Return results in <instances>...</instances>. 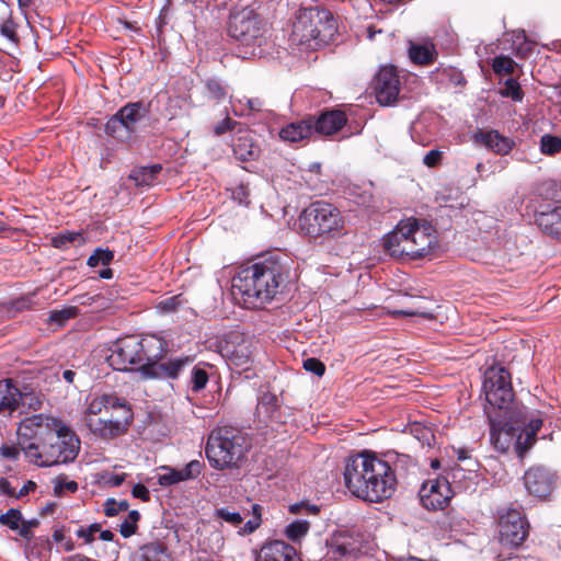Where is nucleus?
<instances>
[{
	"label": "nucleus",
	"mask_w": 561,
	"mask_h": 561,
	"mask_svg": "<svg viewBox=\"0 0 561 561\" xmlns=\"http://www.w3.org/2000/svg\"><path fill=\"white\" fill-rule=\"evenodd\" d=\"M209 541H210L209 547H211L213 550L219 549V548L224 547V545H225L224 537H222L221 533L218 530H214L210 533Z\"/></svg>",
	"instance_id": "nucleus-63"
},
{
	"label": "nucleus",
	"mask_w": 561,
	"mask_h": 561,
	"mask_svg": "<svg viewBox=\"0 0 561 561\" xmlns=\"http://www.w3.org/2000/svg\"><path fill=\"white\" fill-rule=\"evenodd\" d=\"M20 450L21 448L18 446H9V445H2L0 447V454L2 457L4 458H9V459H18L19 455H20Z\"/></svg>",
	"instance_id": "nucleus-61"
},
{
	"label": "nucleus",
	"mask_w": 561,
	"mask_h": 561,
	"mask_svg": "<svg viewBox=\"0 0 561 561\" xmlns=\"http://www.w3.org/2000/svg\"><path fill=\"white\" fill-rule=\"evenodd\" d=\"M314 133L312 125V116L306 119L294 122L283 127L279 131V137L284 141L298 142L311 137Z\"/></svg>",
	"instance_id": "nucleus-23"
},
{
	"label": "nucleus",
	"mask_w": 561,
	"mask_h": 561,
	"mask_svg": "<svg viewBox=\"0 0 561 561\" xmlns=\"http://www.w3.org/2000/svg\"><path fill=\"white\" fill-rule=\"evenodd\" d=\"M529 523L516 508H500L496 513L495 539L505 549H516L527 539Z\"/></svg>",
	"instance_id": "nucleus-10"
},
{
	"label": "nucleus",
	"mask_w": 561,
	"mask_h": 561,
	"mask_svg": "<svg viewBox=\"0 0 561 561\" xmlns=\"http://www.w3.org/2000/svg\"><path fill=\"white\" fill-rule=\"evenodd\" d=\"M38 421H43V414L25 417L18 428V446L31 461L36 455L41 445L35 442Z\"/></svg>",
	"instance_id": "nucleus-17"
},
{
	"label": "nucleus",
	"mask_w": 561,
	"mask_h": 561,
	"mask_svg": "<svg viewBox=\"0 0 561 561\" xmlns=\"http://www.w3.org/2000/svg\"><path fill=\"white\" fill-rule=\"evenodd\" d=\"M161 170V164L141 167L133 170L129 179L133 180L137 186H149L154 182Z\"/></svg>",
	"instance_id": "nucleus-32"
},
{
	"label": "nucleus",
	"mask_w": 561,
	"mask_h": 561,
	"mask_svg": "<svg viewBox=\"0 0 561 561\" xmlns=\"http://www.w3.org/2000/svg\"><path fill=\"white\" fill-rule=\"evenodd\" d=\"M16 409L19 407L28 408L30 410L37 411L43 405V396L34 391H21L18 388L15 396Z\"/></svg>",
	"instance_id": "nucleus-35"
},
{
	"label": "nucleus",
	"mask_w": 561,
	"mask_h": 561,
	"mask_svg": "<svg viewBox=\"0 0 561 561\" xmlns=\"http://www.w3.org/2000/svg\"><path fill=\"white\" fill-rule=\"evenodd\" d=\"M16 394L18 388L12 383L11 379L0 380V412L16 410Z\"/></svg>",
	"instance_id": "nucleus-31"
},
{
	"label": "nucleus",
	"mask_w": 561,
	"mask_h": 561,
	"mask_svg": "<svg viewBox=\"0 0 561 561\" xmlns=\"http://www.w3.org/2000/svg\"><path fill=\"white\" fill-rule=\"evenodd\" d=\"M64 424L55 417L43 414V421H38L35 442L41 445V450L57 433H60Z\"/></svg>",
	"instance_id": "nucleus-28"
},
{
	"label": "nucleus",
	"mask_w": 561,
	"mask_h": 561,
	"mask_svg": "<svg viewBox=\"0 0 561 561\" xmlns=\"http://www.w3.org/2000/svg\"><path fill=\"white\" fill-rule=\"evenodd\" d=\"M414 432L416 433L417 439L421 440L422 444H427L428 446L431 445L433 434L428 428L416 426Z\"/></svg>",
	"instance_id": "nucleus-62"
},
{
	"label": "nucleus",
	"mask_w": 561,
	"mask_h": 561,
	"mask_svg": "<svg viewBox=\"0 0 561 561\" xmlns=\"http://www.w3.org/2000/svg\"><path fill=\"white\" fill-rule=\"evenodd\" d=\"M501 94L505 98H511L514 101H522L524 96V92L519 83L512 78L505 81V88L501 91Z\"/></svg>",
	"instance_id": "nucleus-46"
},
{
	"label": "nucleus",
	"mask_w": 561,
	"mask_h": 561,
	"mask_svg": "<svg viewBox=\"0 0 561 561\" xmlns=\"http://www.w3.org/2000/svg\"><path fill=\"white\" fill-rule=\"evenodd\" d=\"M77 241L79 244L84 242V238L80 232L66 231L57 234L51 239L53 245L58 249H64L68 243H75Z\"/></svg>",
	"instance_id": "nucleus-39"
},
{
	"label": "nucleus",
	"mask_w": 561,
	"mask_h": 561,
	"mask_svg": "<svg viewBox=\"0 0 561 561\" xmlns=\"http://www.w3.org/2000/svg\"><path fill=\"white\" fill-rule=\"evenodd\" d=\"M134 561H173L167 546L160 541L142 545L135 553Z\"/></svg>",
	"instance_id": "nucleus-26"
},
{
	"label": "nucleus",
	"mask_w": 561,
	"mask_h": 561,
	"mask_svg": "<svg viewBox=\"0 0 561 561\" xmlns=\"http://www.w3.org/2000/svg\"><path fill=\"white\" fill-rule=\"evenodd\" d=\"M252 352L247 343L238 344L229 354V360L236 367L249 369L252 362Z\"/></svg>",
	"instance_id": "nucleus-34"
},
{
	"label": "nucleus",
	"mask_w": 561,
	"mask_h": 561,
	"mask_svg": "<svg viewBox=\"0 0 561 561\" xmlns=\"http://www.w3.org/2000/svg\"><path fill=\"white\" fill-rule=\"evenodd\" d=\"M204 463L199 460L190 461L183 469H171L159 477V484L162 486L172 485L181 481H187L197 478L203 470Z\"/></svg>",
	"instance_id": "nucleus-20"
},
{
	"label": "nucleus",
	"mask_w": 561,
	"mask_h": 561,
	"mask_svg": "<svg viewBox=\"0 0 561 561\" xmlns=\"http://www.w3.org/2000/svg\"><path fill=\"white\" fill-rule=\"evenodd\" d=\"M119 117H123L125 126L131 131L136 130L137 125L149 114V104L144 102L128 103L123 106L119 111Z\"/></svg>",
	"instance_id": "nucleus-25"
},
{
	"label": "nucleus",
	"mask_w": 561,
	"mask_h": 561,
	"mask_svg": "<svg viewBox=\"0 0 561 561\" xmlns=\"http://www.w3.org/2000/svg\"><path fill=\"white\" fill-rule=\"evenodd\" d=\"M233 152L236 157L242 161H247L255 154L253 146H250V148L247 149L242 144L234 145Z\"/></svg>",
	"instance_id": "nucleus-55"
},
{
	"label": "nucleus",
	"mask_w": 561,
	"mask_h": 561,
	"mask_svg": "<svg viewBox=\"0 0 561 561\" xmlns=\"http://www.w3.org/2000/svg\"><path fill=\"white\" fill-rule=\"evenodd\" d=\"M409 57L415 65L427 66L436 60L437 50L432 43H411L409 47Z\"/></svg>",
	"instance_id": "nucleus-29"
},
{
	"label": "nucleus",
	"mask_w": 561,
	"mask_h": 561,
	"mask_svg": "<svg viewBox=\"0 0 561 561\" xmlns=\"http://www.w3.org/2000/svg\"><path fill=\"white\" fill-rule=\"evenodd\" d=\"M362 553L363 547L358 536L346 534L336 536L328 551V556L333 560L357 559Z\"/></svg>",
	"instance_id": "nucleus-18"
},
{
	"label": "nucleus",
	"mask_w": 561,
	"mask_h": 561,
	"mask_svg": "<svg viewBox=\"0 0 561 561\" xmlns=\"http://www.w3.org/2000/svg\"><path fill=\"white\" fill-rule=\"evenodd\" d=\"M208 379L209 378H208L207 371L199 366H195L192 369V376H191L192 391L198 392V391L203 390L206 387Z\"/></svg>",
	"instance_id": "nucleus-41"
},
{
	"label": "nucleus",
	"mask_w": 561,
	"mask_h": 561,
	"mask_svg": "<svg viewBox=\"0 0 561 561\" xmlns=\"http://www.w3.org/2000/svg\"><path fill=\"white\" fill-rule=\"evenodd\" d=\"M130 422V410L125 404H119L118 412L112 411L101 417H88L87 426L95 436L112 439L124 434Z\"/></svg>",
	"instance_id": "nucleus-12"
},
{
	"label": "nucleus",
	"mask_w": 561,
	"mask_h": 561,
	"mask_svg": "<svg viewBox=\"0 0 561 561\" xmlns=\"http://www.w3.org/2000/svg\"><path fill=\"white\" fill-rule=\"evenodd\" d=\"M207 90L215 100H221L226 96L225 88L217 80H208Z\"/></svg>",
	"instance_id": "nucleus-54"
},
{
	"label": "nucleus",
	"mask_w": 561,
	"mask_h": 561,
	"mask_svg": "<svg viewBox=\"0 0 561 561\" xmlns=\"http://www.w3.org/2000/svg\"><path fill=\"white\" fill-rule=\"evenodd\" d=\"M64 490L76 492L78 490V483L76 481L62 482L60 479H58V482L54 488V492L56 495H60Z\"/></svg>",
	"instance_id": "nucleus-58"
},
{
	"label": "nucleus",
	"mask_w": 561,
	"mask_h": 561,
	"mask_svg": "<svg viewBox=\"0 0 561 561\" xmlns=\"http://www.w3.org/2000/svg\"><path fill=\"white\" fill-rule=\"evenodd\" d=\"M22 520V513L18 508H10L7 513L0 515V524L9 527L11 530H19Z\"/></svg>",
	"instance_id": "nucleus-43"
},
{
	"label": "nucleus",
	"mask_w": 561,
	"mask_h": 561,
	"mask_svg": "<svg viewBox=\"0 0 561 561\" xmlns=\"http://www.w3.org/2000/svg\"><path fill=\"white\" fill-rule=\"evenodd\" d=\"M98 531H100V525L92 524L88 528H80L77 535L80 538H84L87 542H91L94 539V534Z\"/></svg>",
	"instance_id": "nucleus-57"
},
{
	"label": "nucleus",
	"mask_w": 561,
	"mask_h": 561,
	"mask_svg": "<svg viewBox=\"0 0 561 561\" xmlns=\"http://www.w3.org/2000/svg\"><path fill=\"white\" fill-rule=\"evenodd\" d=\"M255 561H301L291 545L275 540L264 545L256 554Z\"/></svg>",
	"instance_id": "nucleus-19"
},
{
	"label": "nucleus",
	"mask_w": 561,
	"mask_h": 561,
	"mask_svg": "<svg viewBox=\"0 0 561 561\" xmlns=\"http://www.w3.org/2000/svg\"><path fill=\"white\" fill-rule=\"evenodd\" d=\"M309 527L310 524L307 520H295L286 527L285 534L288 539L298 541L308 533Z\"/></svg>",
	"instance_id": "nucleus-38"
},
{
	"label": "nucleus",
	"mask_w": 561,
	"mask_h": 561,
	"mask_svg": "<svg viewBox=\"0 0 561 561\" xmlns=\"http://www.w3.org/2000/svg\"><path fill=\"white\" fill-rule=\"evenodd\" d=\"M437 243L431 225H420L416 219L401 220L383 238L388 254L399 260H417L427 255Z\"/></svg>",
	"instance_id": "nucleus-3"
},
{
	"label": "nucleus",
	"mask_w": 561,
	"mask_h": 561,
	"mask_svg": "<svg viewBox=\"0 0 561 561\" xmlns=\"http://www.w3.org/2000/svg\"><path fill=\"white\" fill-rule=\"evenodd\" d=\"M238 123L230 117H226L220 123H218L214 129L215 135L220 136L227 131L232 130Z\"/></svg>",
	"instance_id": "nucleus-56"
},
{
	"label": "nucleus",
	"mask_w": 561,
	"mask_h": 561,
	"mask_svg": "<svg viewBox=\"0 0 561 561\" xmlns=\"http://www.w3.org/2000/svg\"><path fill=\"white\" fill-rule=\"evenodd\" d=\"M298 224L301 232L310 238L334 237L343 229L342 214L334 205L317 201L305 208Z\"/></svg>",
	"instance_id": "nucleus-7"
},
{
	"label": "nucleus",
	"mask_w": 561,
	"mask_h": 561,
	"mask_svg": "<svg viewBox=\"0 0 561 561\" xmlns=\"http://www.w3.org/2000/svg\"><path fill=\"white\" fill-rule=\"evenodd\" d=\"M517 64L508 56L500 55L493 58L492 69L496 75H513Z\"/></svg>",
	"instance_id": "nucleus-36"
},
{
	"label": "nucleus",
	"mask_w": 561,
	"mask_h": 561,
	"mask_svg": "<svg viewBox=\"0 0 561 561\" xmlns=\"http://www.w3.org/2000/svg\"><path fill=\"white\" fill-rule=\"evenodd\" d=\"M474 138L477 142L499 154H507L514 146L513 140L502 136L497 130L479 131Z\"/></svg>",
	"instance_id": "nucleus-22"
},
{
	"label": "nucleus",
	"mask_w": 561,
	"mask_h": 561,
	"mask_svg": "<svg viewBox=\"0 0 561 561\" xmlns=\"http://www.w3.org/2000/svg\"><path fill=\"white\" fill-rule=\"evenodd\" d=\"M183 304V299L181 297V295H178V296H172V297H168L163 300H161L158 305H157V308L161 311V312H174L178 310V308Z\"/></svg>",
	"instance_id": "nucleus-49"
},
{
	"label": "nucleus",
	"mask_w": 561,
	"mask_h": 561,
	"mask_svg": "<svg viewBox=\"0 0 561 561\" xmlns=\"http://www.w3.org/2000/svg\"><path fill=\"white\" fill-rule=\"evenodd\" d=\"M78 314L76 307H68L61 310H55L50 312L49 321L58 325H64L66 321L75 318Z\"/></svg>",
	"instance_id": "nucleus-45"
},
{
	"label": "nucleus",
	"mask_w": 561,
	"mask_h": 561,
	"mask_svg": "<svg viewBox=\"0 0 561 561\" xmlns=\"http://www.w3.org/2000/svg\"><path fill=\"white\" fill-rule=\"evenodd\" d=\"M251 444L248 436L238 428L224 426L208 436L205 454L209 465L217 470L239 467Z\"/></svg>",
	"instance_id": "nucleus-4"
},
{
	"label": "nucleus",
	"mask_w": 561,
	"mask_h": 561,
	"mask_svg": "<svg viewBox=\"0 0 561 561\" xmlns=\"http://www.w3.org/2000/svg\"><path fill=\"white\" fill-rule=\"evenodd\" d=\"M538 227L547 234L561 237V205L538 213L536 215Z\"/></svg>",
	"instance_id": "nucleus-24"
},
{
	"label": "nucleus",
	"mask_w": 561,
	"mask_h": 561,
	"mask_svg": "<svg viewBox=\"0 0 561 561\" xmlns=\"http://www.w3.org/2000/svg\"><path fill=\"white\" fill-rule=\"evenodd\" d=\"M38 525H39V522L36 518L26 519V520L22 518L20 527H19V535L26 540H31L33 537L32 529L37 527Z\"/></svg>",
	"instance_id": "nucleus-53"
},
{
	"label": "nucleus",
	"mask_w": 561,
	"mask_h": 561,
	"mask_svg": "<svg viewBox=\"0 0 561 561\" xmlns=\"http://www.w3.org/2000/svg\"><path fill=\"white\" fill-rule=\"evenodd\" d=\"M159 351L162 352L163 348ZM154 355L156 357L140 367L141 374L147 378L176 379L181 371L193 363V357L191 356L175 357L160 362L161 353Z\"/></svg>",
	"instance_id": "nucleus-14"
},
{
	"label": "nucleus",
	"mask_w": 561,
	"mask_h": 561,
	"mask_svg": "<svg viewBox=\"0 0 561 561\" xmlns=\"http://www.w3.org/2000/svg\"><path fill=\"white\" fill-rule=\"evenodd\" d=\"M131 493L134 497L140 499L144 502H148L150 500L149 490L141 483L134 485Z\"/></svg>",
	"instance_id": "nucleus-60"
},
{
	"label": "nucleus",
	"mask_w": 561,
	"mask_h": 561,
	"mask_svg": "<svg viewBox=\"0 0 561 561\" xmlns=\"http://www.w3.org/2000/svg\"><path fill=\"white\" fill-rule=\"evenodd\" d=\"M252 513H253V517L244 524L240 534L249 535V534L254 533L260 527L261 520H262L261 519V506L259 504H253Z\"/></svg>",
	"instance_id": "nucleus-47"
},
{
	"label": "nucleus",
	"mask_w": 561,
	"mask_h": 561,
	"mask_svg": "<svg viewBox=\"0 0 561 561\" xmlns=\"http://www.w3.org/2000/svg\"><path fill=\"white\" fill-rule=\"evenodd\" d=\"M442 160V152L438 150L428 151L424 158L423 162L430 168L436 167Z\"/></svg>",
	"instance_id": "nucleus-59"
},
{
	"label": "nucleus",
	"mask_w": 561,
	"mask_h": 561,
	"mask_svg": "<svg viewBox=\"0 0 561 561\" xmlns=\"http://www.w3.org/2000/svg\"><path fill=\"white\" fill-rule=\"evenodd\" d=\"M127 510H128L127 501L116 502L114 499H108L104 503V513L106 516H115L119 512H125Z\"/></svg>",
	"instance_id": "nucleus-50"
},
{
	"label": "nucleus",
	"mask_w": 561,
	"mask_h": 561,
	"mask_svg": "<svg viewBox=\"0 0 561 561\" xmlns=\"http://www.w3.org/2000/svg\"><path fill=\"white\" fill-rule=\"evenodd\" d=\"M535 432L525 430L523 434H520L516 442V450L519 457H523L527 449L535 442Z\"/></svg>",
	"instance_id": "nucleus-48"
},
{
	"label": "nucleus",
	"mask_w": 561,
	"mask_h": 561,
	"mask_svg": "<svg viewBox=\"0 0 561 561\" xmlns=\"http://www.w3.org/2000/svg\"><path fill=\"white\" fill-rule=\"evenodd\" d=\"M483 392L486 402L505 414L514 402L511 374L502 366H491L484 373Z\"/></svg>",
	"instance_id": "nucleus-11"
},
{
	"label": "nucleus",
	"mask_w": 561,
	"mask_h": 561,
	"mask_svg": "<svg viewBox=\"0 0 561 561\" xmlns=\"http://www.w3.org/2000/svg\"><path fill=\"white\" fill-rule=\"evenodd\" d=\"M396 469L376 455L363 451L347 459L344 468L345 486L363 501L382 502L396 490Z\"/></svg>",
	"instance_id": "nucleus-1"
},
{
	"label": "nucleus",
	"mask_w": 561,
	"mask_h": 561,
	"mask_svg": "<svg viewBox=\"0 0 561 561\" xmlns=\"http://www.w3.org/2000/svg\"><path fill=\"white\" fill-rule=\"evenodd\" d=\"M105 130L108 135L122 141L129 139L131 136V131L125 126L123 117H119V112L107 121Z\"/></svg>",
	"instance_id": "nucleus-33"
},
{
	"label": "nucleus",
	"mask_w": 561,
	"mask_h": 561,
	"mask_svg": "<svg viewBox=\"0 0 561 561\" xmlns=\"http://www.w3.org/2000/svg\"><path fill=\"white\" fill-rule=\"evenodd\" d=\"M346 123L344 112L334 110L322 113L319 117L312 116V125L316 134L332 135L339 131Z\"/></svg>",
	"instance_id": "nucleus-21"
},
{
	"label": "nucleus",
	"mask_w": 561,
	"mask_h": 561,
	"mask_svg": "<svg viewBox=\"0 0 561 561\" xmlns=\"http://www.w3.org/2000/svg\"><path fill=\"white\" fill-rule=\"evenodd\" d=\"M419 494L422 505L430 511L444 510L453 497V491L446 478L426 480Z\"/></svg>",
	"instance_id": "nucleus-13"
},
{
	"label": "nucleus",
	"mask_w": 561,
	"mask_h": 561,
	"mask_svg": "<svg viewBox=\"0 0 561 561\" xmlns=\"http://www.w3.org/2000/svg\"><path fill=\"white\" fill-rule=\"evenodd\" d=\"M304 368L318 377H321L325 373L324 364L318 358L310 357L304 360Z\"/></svg>",
	"instance_id": "nucleus-52"
},
{
	"label": "nucleus",
	"mask_w": 561,
	"mask_h": 561,
	"mask_svg": "<svg viewBox=\"0 0 561 561\" xmlns=\"http://www.w3.org/2000/svg\"><path fill=\"white\" fill-rule=\"evenodd\" d=\"M0 492L15 499V490L5 478H0Z\"/></svg>",
	"instance_id": "nucleus-64"
},
{
	"label": "nucleus",
	"mask_w": 561,
	"mask_h": 561,
	"mask_svg": "<svg viewBox=\"0 0 561 561\" xmlns=\"http://www.w3.org/2000/svg\"><path fill=\"white\" fill-rule=\"evenodd\" d=\"M80 448L79 438L67 427L62 426L46 446L36 453L30 461L38 467H51L73 461Z\"/></svg>",
	"instance_id": "nucleus-9"
},
{
	"label": "nucleus",
	"mask_w": 561,
	"mask_h": 561,
	"mask_svg": "<svg viewBox=\"0 0 561 561\" xmlns=\"http://www.w3.org/2000/svg\"><path fill=\"white\" fill-rule=\"evenodd\" d=\"M278 410V399L274 393H263L256 405L257 417H264L265 420H278L276 412Z\"/></svg>",
	"instance_id": "nucleus-30"
},
{
	"label": "nucleus",
	"mask_w": 561,
	"mask_h": 561,
	"mask_svg": "<svg viewBox=\"0 0 561 561\" xmlns=\"http://www.w3.org/2000/svg\"><path fill=\"white\" fill-rule=\"evenodd\" d=\"M524 484L529 494L545 499L554 488L553 474L543 467H531L524 474Z\"/></svg>",
	"instance_id": "nucleus-16"
},
{
	"label": "nucleus",
	"mask_w": 561,
	"mask_h": 561,
	"mask_svg": "<svg viewBox=\"0 0 561 561\" xmlns=\"http://www.w3.org/2000/svg\"><path fill=\"white\" fill-rule=\"evenodd\" d=\"M151 348L162 350V341L129 335L119 339L114 344L107 362L115 370L122 371L127 370L131 365H140L141 367L148 360L156 357V355H152Z\"/></svg>",
	"instance_id": "nucleus-8"
},
{
	"label": "nucleus",
	"mask_w": 561,
	"mask_h": 561,
	"mask_svg": "<svg viewBox=\"0 0 561 561\" xmlns=\"http://www.w3.org/2000/svg\"><path fill=\"white\" fill-rule=\"evenodd\" d=\"M337 30L333 14L322 7L300 8L293 25V38L300 45L317 48L329 44Z\"/></svg>",
	"instance_id": "nucleus-6"
},
{
	"label": "nucleus",
	"mask_w": 561,
	"mask_h": 561,
	"mask_svg": "<svg viewBox=\"0 0 561 561\" xmlns=\"http://www.w3.org/2000/svg\"><path fill=\"white\" fill-rule=\"evenodd\" d=\"M215 517L220 518L234 527L240 526L243 522L241 513L231 511L229 507L217 508L215 511Z\"/></svg>",
	"instance_id": "nucleus-44"
},
{
	"label": "nucleus",
	"mask_w": 561,
	"mask_h": 561,
	"mask_svg": "<svg viewBox=\"0 0 561 561\" xmlns=\"http://www.w3.org/2000/svg\"><path fill=\"white\" fill-rule=\"evenodd\" d=\"M287 278V268L277 260L265 259L243 268L232 279V288L240 294L249 309L262 308L279 293Z\"/></svg>",
	"instance_id": "nucleus-2"
},
{
	"label": "nucleus",
	"mask_w": 561,
	"mask_h": 561,
	"mask_svg": "<svg viewBox=\"0 0 561 561\" xmlns=\"http://www.w3.org/2000/svg\"><path fill=\"white\" fill-rule=\"evenodd\" d=\"M540 151L546 156H554L561 151V138L549 134L540 138Z\"/></svg>",
	"instance_id": "nucleus-37"
},
{
	"label": "nucleus",
	"mask_w": 561,
	"mask_h": 561,
	"mask_svg": "<svg viewBox=\"0 0 561 561\" xmlns=\"http://www.w3.org/2000/svg\"><path fill=\"white\" fill-rule=\"evenodd\" d=\"M140 518L138 511H130L127 517L119 525V533L124 538H128L137 530V523Z\"/></svg>",
	"instance_id": "nucleus-40"
},
{
	"label": "nucleus",
	"mask_w": 561,
	"mask_h": 561,
	"mask_svg": "<svg viewBox=\"0 0 561 561\" xmlns=\"http://www.w3.org/2000/svg\"><path fill=\"white\" fill-rule=\"evenodd\" d=\"M373 89L380 105L393 104L400 91L397 69L392 66L381 68L375 77Z\"/></svg>",
	"instance_id": "nucleus-15"
},
{
	"label": "nucleus",
	"mask_w": 561,
	"mask_h": 561,
	"mask_svg": "<svg viewBox=\"0 0 561 561\" xmlns=\"http://www.w3.org/2000/svg\"><path fill=\"white\" fill-rule=\"evenodd\" d=\"M15 28L16 26L10 18L3 20V22L0 24L1 35L7 37L12 43L19 42V36Z\"/></svg>",
	"instance_id": "nucleus-51"
},
{
	"label": "nucleus",
	"mask_w": 561,
	"mask_h": 561,
	"mask_svg": "<svg viewBox=\"0 0 561 561\" xmlns=\"http://www.w3.org/2000/svg\"><path fill=\"white\" fill-rule=\"evenodd\" d=\"M117 401V398L112 396H102L93 399L88 405L84 422L87 423L88 417H101L110 414L112 411L118 412L119 403Z\"/></svg>",
	"instance_id": "nucleus-27"
},
{
	"label": "nucleus",
	"mask_w": 561,
	"mask_h": 561,
	"mask_svg": "<svg viewBox=\"0 0 561 561\" xmlns=\"http://www.w3.org/2000/svg\"><path fill=\"white\" fill-rule=\"evenodd\" d=\"M114 257V253L107 249L98 248L92 255L88 259V265L95 267L100 264L108 265Z\"/></svg>",
	"instance_id": "nucleus-42"
},
{
	"label": "nucleus",
	"mask_w": 561,
	"mask_h": 561,
	"mask_svg": "<svg viewBox=\"0 0 561 561\" xmlns=\"http://www.w3.org/2000/svg\"><path fill=\"white\" fill-rule=\"evenodd\" d=\"M268 32L265 19L253 7H245L231 12L228 33L239 43L243 58L261 54V47L266 44Z\"/></svg>",
	"instance_id": "nucleus-5"
}]
</instances>
